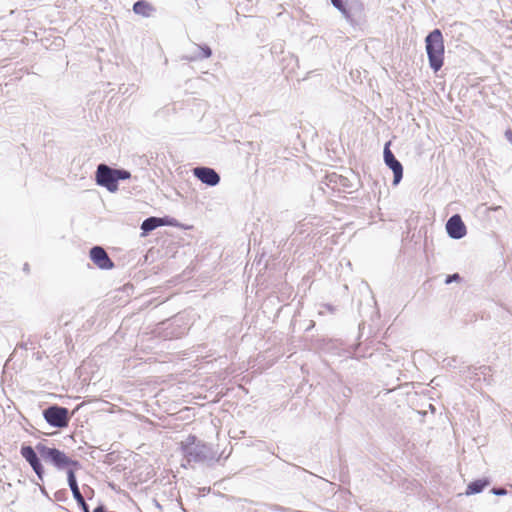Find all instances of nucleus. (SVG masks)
Listing matches in <instances>:
<instances>
[{
  "label": "nucleus",
  "mask_w": 512,
  "mask_h": 512,
  "mask_svg": "<svg viewBox=\"0 0 512 512\" xmlns=\"http://www.w3.org/2000/svg\"><path fill=\"white\" fill-rule=\"evenodd\" d=\"M180 450L188 465L191 463H209L219 459L217 452L195 435H188L181 441Z\"/></svg>",
  "instance_id": "1"
},
{
  "label": "nucleus",
  "mask_w": 512,
  "mask_h": 512,
  "mask_svg": "<svg viewBox=\"0 0 512 512\" xmlns=\"http://www.w3.org/2000/svg\"><path fill=\"white\" fill-rule=\"evenodd\" d=\"M426 52L429 60V66L437 72L441 69L444 62V39L439 29H434L425 38Z\"/></svg>",
  "instance_id": "2"
},
{
  "label": "nucleus",
  "mask_w": 512,
  "mask_h": 512,
  "mask_svg": "<svg viewBox=\"0 0 512 512\" xmlns=\"http://www.w3.org/2000/svg\"><path fill=\"white\" fill-rule=\"evenodd\" d=\"M36 450L41 458L61 470L69 466H79V462L70 459L64 452L56 448H50L42 443L36 445Z\"/></svg>",
  "instance_id": "3"
},
{
  "label": "nucleus",
  "mask_w": 512,
  "mask_h": 512,
  "mask_svg": "<svg viewBox=\"0 0 512 512\" xmlns=\"http://www.w3.org/2000/svg\"><path fill=\"white\" fill-rule=\"evenodd\" d=\"M46 422L55 428L67 427L70 420L69 410L66 407L51 405L43 410Z\"/></svg>",
  "instance_id": "4"
},
{
  "label": "nucleus",
  "mask_w": 512,
  "mask_h": 512,
  "mask_svg": "<svg viewBox=\"0 0 512 512\" xmlns=\"http://www.w3.org/2000/svg\"><path fill=\"white\" fill-rule=\"evenodd\" d=\"M96 182L99 186L105 187L110 192H115L118 189L114 168L106 164H100L96 171Z\"/></svg>",
  "instance_id": "5"
},
{
  "label": "nucleus",
  "mask_w": 512,
  "mask_h": 512,
  "mask_svg": "<svg viewBox=\"0 0 512 512\" xmlns=\"http://www.w3.org/2000/svg\"><path fill=\"white\" fill-rule=\"evenodd\" d=\"M365 18L364 3L361 0H348L346 21L352 26H357L362 24Z\"/></svg>",
  "instance_id": "6"
},
{
  "label": "nucleus",
  "mask_w": 512,
  "mask_h": 512,
  "mask_svg": "<svg viewBox=\"0 0 512 512\" xmlns=\"http://www.w3.org/2000/svg\"><path fill=\"white\" fill-rule=\"evenodd\" d=\"M20 454L29 463L39 480L42 481L44 477V469L35 449L29 445L22 446Z\"/></svg>",
  "instance_id": "7"
},
{
  "label": "nucleus",
  "mask_w": 512,
  "mask_h": 512,
  "mask_svg": "<svg viewBox=\"0 0 512 512\" xmlns=\"http://www.w3.org/2000/svg\"><path fill=\"white\" fill-rule=\"evenodd\" d=\"M390 143H386L384 147V162L393 171V184L397 185L403 177V166L396 159L393 152L389 148Z\"/></svg>",
  "instance_id": "8"
},
{
  "label": "nucleus",
  "mask_w": 512,
  "mask_h": 512,
  "mask_svg": "<svg viewBox=\"0 0 512 512\" xmlns=\"http://www.w3.org/2000/svg\"><path fill=\"white\" fill-rule=\"evenodd\" d=\"M446 231L452 239H461L466 235V226L462 221L460 215L455 214L451 216L446 223Z\"/></svg>",
  "instance_id": "9"
},
{
  "label": "nucleus",
  "mask_w": 512,
  "mask_h": 512,
  "mask_svg": "<svg viewBox=\"0 0 512 512\" xmlns=\"http://www.w3.org/2000/svg\"><path fill=\"white\" fill-rule=\"evenodd\" d=\"M90 258L93 263L103 270L112 269L114 267L113 261L108 256L107 252L101 246H94L90 250Z\"/></svg>",
  "instance_id": "10"
},
{
  "label": "nucleus",
  "mask_w": 512,
  "mask_h": 512,
  "mask_svg": "<svg viewBox=\"0 0 512 512\" xmlns=\"http://www.w3.org/2000/svg\"><path fill=\"white\" fill-rule=\"evenodd\" d=\"M194 176L203 184L216 186L220 182L219 174L209 167H196L193 169Z\"/></svg>",
  "instance_id": "11"
},
{
  "label": "nucleus",
  "mask_w": 512,
  "mask_h": 512,
  "mask_svg": "<svg viewBox=\"0 0 512 512\" xmlns=\"http://www.w3.org/2000/svg\"><path fill=\"white\" fill-rule=\"evenodd\" d=\"M195 47L197 48L198 52L191 54V55L184 56L185 60L193 62V61H199V60H203V59H207V58L211 57L212 50L208 45L195 44Z\"/></svg>",
  "instance_id": "12"
},
{
  "label": "nucleus",
  "mask_w": 512,
  "mask_h": 512,
  "mask_svg": "<svg viewBox=\"0 0 512 512\" xmlns=\"http://www.w3.org/2000/svg\"><path fill=\"white\" fill-rule=\"evenodd\" d=\"M133 12L143 17H150L155 12V8L149 2L139 0L134 3Z\"/></svg>",
  "instance_id": "13"
},
{
  "label": "nucleus",
  "mask_w": 512,
  "mask_h": 512,
  "mask_svg": "<svg viewBox=\"0 0 512 512\" xmlns=\"http://www.w3.org/2000/svg\"><path fill=\"white\" fill-rule=\"evenodd\" d=\"M165 219L164 218H158V217H149L145 219L141 224V229L144 233H149L153 231L154 229L165 225Z\"/></svg>",
  "instance_id": "14"
},
{
  "label": "nucleus",
  "mask_w": 512,
  "mask_h": 512,
  "mask_svg": "<svg viewBox=\"0 0 512 512\" xmlns=\"http://www.w3.org/2000/svg\"><path fill=\"white\" fill-rule=\"evenodd\" d=\"M67 479H68V485L71 489V492L73 494V497L75 500H82V494L79 490L78 483L76 480L75 473L72 469H68L67 471Z\"/></svg>",
  "instance_id": "15"
},
{
  "label": "nucleus",
  "mask_w": 512,
  "mask_h": 512,
  "mask_svg": "<svg viewBox=\"0 0 512 512\" xmlns=\"http://www.w3.org/2000/svg\"><path fill=\"white\" fill-rule=\"evenodd\" d=\"M489 484V481L486 479H478L472 481L466 490V495L478 494L484 490V488Z\"/></svg>",
  "instance_id": "16"
},
{
  "label": "nucleus",
  "mask_w": 512,
  "mask_h": 512,
  "mask_svg": "<svg viewBox=\"0 0 512 512\" xmlns=\"http://www.w3.org/2000/svg\"><path fill=\"white\" fill-rule=\"evenodd\" d=\"M331 4L334 8H336L346 20L347 12H348V0L344 2V0H330Z\"/></svg>",
  "instance_id": "17"
},
{
  "label": "nucleus",
  "mask_w": 512,
  "mask_h": 512,
  "mask_svg": "<svg viewBox=\"0 0 512 512\" xmlns=\"http://www.w3.org/2000/svg\"><path fill=\"white\" fill-rule=\"evenodd\" d=\"M115 177H116V183L118 184L119 180H126L131 177V174L129 171L124 169H114Z\"/></svg>",
  "instance_id": "18"
},
{
  "label": "nucleus",
  "mask_w": 512,
  "mask_h": 512,
  "mask_svg": "<svg viewBox=\"0 0 512 512\" xmlns=\"http://www.w3.org/2000/svg\"><path fill=\"white\" fill-rule=\"evenodd\" d=\"M461 277L458 273H454L452 275H448L445 279V284H450L452 282L460 281Z\"/></svg>",
  "instance_id": "19"
},
{
  "label": "nucleus",
  "mask_w": 512,
  "mask_h": 512,
  "mask_svg": "<svg viewBox=\"0 0 512 512\" xmlns=\"http://www.w3.org/2000/svg\"><path fill=\"white\" fill-rule=\"evenodd\" d=\"M76 502L78 503V505L81 507L82 511L83 512H90L89 511V506L87 505V503L85 502V499L84 497H82V500H76Z\"/></svg>",
  "instance_id": "20"
},
{
  "label": "nucleus",
  "mask_w": 512,
  "mask_h": 512,
  "mask_svg": "<svg viewBox=\"0 0 512 512\" xmlns=\"http://www.w3.org/2000/svg\"><path fill=\"white\" fill-rule=\"evenodd\" d=\"M491 492L494 495H497V496H502V495H505L507 493L506 489H504V488H493L491 490Z\"/></svg>",
  "instance_id": "21"
},
{
  "label": "nucleus",
  "mask_w": 512,
  "mask_h": 512,
  "mask_svg": "<svg viewBox=\"0 0 512 512\" xmlns=\"http://www.w3.org/2000/svg\"><path fill=\"white\" fill-rule=\"evenodd\" d=\"M505 137H506V139H507L510 143H512V131H511V130H506V132H505Z\"/></svg>",
  "instance_id": "22"
},
{
  "label": "nucleus",
  "mask_w": 512,
  "mask_h": 512,
  "mask_svg": "<svg viewBox=\"0 0 512 512\" xmlns=\"http://www.w3.org/2000/svg\"><path fill=\"white\" fill-rule=\"evenodd\" d=\"M93 512H106L105 507L103 505L97 506Z\"/></svg>",
  "instance_id": "23"
},
{
  "label": "nucleus",
  "mask_w": 512,
  "mask_h": 512,
  "mask_svg": "<svg viewBox=\"0 0 512 512\" xmlns=\"http://www.w3.org/2000/svg\"><path fill=\"white\" fill-rule=\"evenodd\" d=\"M24 270L27 271L28 270V264H25L24 265Z\"/></svg>",
  "instance_id": "24"
}]
</instances>
